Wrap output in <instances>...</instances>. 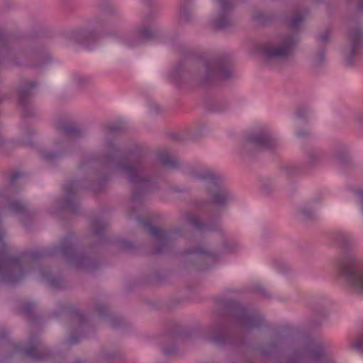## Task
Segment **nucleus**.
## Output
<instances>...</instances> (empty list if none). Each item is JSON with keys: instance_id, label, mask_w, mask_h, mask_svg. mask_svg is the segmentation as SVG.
I'll list each match as a JSON object with an SVG mask.
<instances>
[{"instance_id": "f257e3e1", "label": "nucleus", "mask_w": 363, "mask_h": 363, "mask_svg": "<svg viewBox=\"0 0 363 363\" xmlns=\"http://www.w3.org/2000/svg\"><path fill=\"white\" fill-rule=\"evenodd\" d=\"M74 235L69 233L58 244L40 250L27 251L19 257L12 256L0 250L1 281L10 286H16L40 260L60 255L77 270L96 272L101 265L100 260L84 252H79L74 247Z\"/></svg>"}, {"instance_id": "f03ea898", "label": "nucleus", "mask_w": 363, "mask_h": 363, "mask_svg": "<svg viewBox=\"0 0 363 363\" xmlns=\"http://www.w3.org/2000/svg\"><path fill=\"white\" fill-rule=\"evenodd\" d=\"M107 153L105 156L106 164L114 163L116 168L125 173L129 182L135 186L131 196V206L128 208V215L133 217L136 208H140L144 203L145 196L157 188L156 184L145 173L149 168L150 163L139 147L122 154L121 151L112 139L106 142Z\"/></svg>"}, {"instance_id": "7ed1b4c3", "label": "nucleus", "mask_w": 363, "mask_h": 363, "mask_svg": "<svg viewBox=\"0 0 363 363\" xmlns=\"http://www.w3.org/2000/svg\"><path fill=\"white\" fill-rule=\"evenodd\" d=\"M101 157L93 154L86 155L80 162L79 169L87 172L86 180L72 179L67 182L63 186L65 197H60L56 200V207L60 211H68L72 214H78L80 211V203L76 197V193L82 189H86L94 192L101 190L108 180L106 174L99 176L96 168L101 164Z\"/></svg>"}, {"instance_id": "20e7f679", "label": "nucleus", "mask_w": 363, "mask_h": 363, "mask_svg": "<svg viewBox=\"0 0 363 363\" xmlns=\"http://www.w3.org/2000/svg\"><path fill=\"white\" fill-rule=\"evenodd\" d=\"M203 179L207 182L211 201L203 205L197 213L186 218L190 227L200 234H206L218 229V216L215 212V208L223 206L230 199L228 191L213 172H206Z\"/></svg>"}, {"instance_id": "39448f33", "label": "nucleus", "mask_w": 363, "mask_h": 363, "mask_svg": "<svg viewBox=\"0 0 363 363\" xmlns=\"http://www.w3.org/2000/svg\"><path fill=\"white\" fill-rule=\"evenodd\" d=\"M155 16L154 12L147 13L139 25L123 35L121 42L130 48L140 46L149 41L162 42L164 36L163 28L158 25L151 27L148 24Z\"/></svg>"}, {"instance_id": "423d86ee", "label": "nucleus", "mask_w": 363, "mask_h": 363, "mask_svg": "<svg viewBox=\"0 0 363 363\" xmlns=\"http://www.w3.org/2000/svg\"><path fill=\"white\" fill-rule=\"evenodd\" d=\"M337 268L346 284L357 292H363V267L351 256L339 261Z\"/></svg>"}, {"instance_id": "0eeeda50", "label": "nucleus", "mask_w": 363, "mask_h": 363, "mask_svg": "<svg viewBox=\"0 0 363 363\" xmlns=\"http://www.w3.org/2000/svg\"><path fill=\"white\" fill-rule=\"evenodd\" d=\"M136 219L158 241V245L152 250L153 255H160L172 250L175 241L180 237L178 231L163 230L154 226L149 220L138 216H136Z\"/></svg>"}, {"instance_id": "6e6552de", "label": "nucleus", "mask_w": 363, "mask_h": 363, "mask_svg": "<svg viewBox=\"0 0 363 363\" xmlns=\"http://www.w3.org/2000/svg\"><path fill=\"white\" fill-rule=\"evenodd\" d=\"M180 22L176 24V30L169 37L167 45L169 51L179 57L178 61L173 65L167 74L168 82L176 89H180L182 86V41L179 34Z\"/></svg>"}, {"instance_id": "1a4fd4ad", "label": "nucleus", "mask_w": 363, "mask_h": 363, "mask_svg": "<svg viewBox=\"0 0 363 363\" xmlns=\"http://www.w3.org/2000/svg\"><path fill=\"white\" fill-rule=\"evenodd\" d=\"M61 309L77 325L72 329L71 335L66 342L69 345L78 344L91 330L89 318L75 306H63Z\"/></svg>"}, {"instance_id": "9d476101", "label": "nucleus", "mask_w": 363, "mask_h": 363, "mask_svg": "<svg viewBox=\"0 0 363 363\" xmlns=\"http://www.w3.org/2000/svg\"><path fill=\"white\" fill-rule=\"evenodd\" d=\"M295 43L292 36L287 35L280 38L275 46L269 43H261L257 48L258 52L268 58L284 57L293 52Z\"/></svg>"}, {"instance_id": "9b49d317", "label": "nucleus", "mask_w": 363, "mask_h": 363, "mask_svg": "<svg viewBox=\"0 0 363 363\" xmlns=\"http://www.w3.org/2000/svg\"><path fill=\"white\" fill-rule=\"evenodd\" d=\"M38 86V82L34 80L21 79L19 82L16 94L24 118H29L34 115V110L30 106V100Z\"/></svg>"}, {"instance_id": "f8f14e48", "label": "nucleus", "mask_w": 363, "mask_h": 363, "mask_svg": "<svg viewBox=\"0 0 363 363\" xmlns=\"http://www.w3.org/2000/svg\"><path fill=\"white\" fill-rule=\"evenodd\" d=\"M29 347L20 349L15 347L13 352H21L30 357L34 362H41L50 359L52 352L47 347H43L37 337H32Z\"/></svg>"}, {"instance_id": "ddd939ff", "label": "nucleus", "mask_w": 363, "mask_h": 363, "mask_svg": "<svg viewBox=\"0 0 363 363\" xmlns=\"http://www.w3.org/2000/svg\"><path fill=\"white\" fill-rule=\"evenodd\" d=\"M94 311L101 318L106 320L110 327L114 329L122 328L125 325V321L121 316L111 313L109 307L103 303H98L95 305Z\"/></svg>"}, {"instance_id": "4468645a", "label": "nucleus", "mask_w": 363, "mask_h": 363, "mask_svg": "<svg viewBox=\"0 0 363 363\" xmlns=\"http://www.w3.org/2000/svg\"><path fill=\"white\" fill-rule=\"evenodd\" d=\"M5 203H8L9 211L23 219H30L33 215V212L28 209L24 203L18 200H9L4 193L0 191V207H2Z\"/></svg>"}, {"instance_id": "2eb2a0df", "label": "nucleus", "mask_w": 363, "mask_h": 363, "mask_svg": "<svg viewBox=\"0 0 363 363\" xmlns=\"http://www.w3.org/2000/svg\"><path fill=\"white\" fill-rule=\"evenodd\" d=\"M99 33L94 30H81L71 33L70 38L88 50H92L99 39Z\"/></svg>"}, {"instance_id": "dca6fc26", "label": "nucleus", "mask_w": 363, "mask_h": 363, "mask_svg": "<svg viewBox=\"0 0 363 363\" xmlns=\"http://www.w3.org/2000/svg\"><path fill=\"white\" fill-rule=\"evenodd\" d=\"M55 128L57 131L65 136L71 139H79L85 136V131L77 126L74 123L59 120L55 123Z\"/></svg>"}, {"instance_id": "f3484780", "label": "nucleus", "mask_w": 363, "mask_h": 363, "mask_svg": "<svg viewBox=\"0 0 363 363\" xmlns=\"http://www.w3.org/2000/svg\"><path fill=\"white\" fill-rule=\"evenodd\" d=\"M207 74L210 79H223L230 76V72L223 59H216L208 65Z\"/></svg>"}, {"instance_id": "a211bd4d", "label": "nucleus", "mask_w": 363, "mask_h": 363, "mask_svg": "<svg viewBox=\"0 0 363 363\" xmlns=\"http://www.w3.org/2000/svg\"><path fill=\"white\" fill-rule=\"evenodd\" d=\"M55 145L56 147L59 150L57 152H52L47 150H43L40 152V155L43 160L49 163H54L67 155V150L69 147V143H56Z\"/></svg>"}, {"instance_id": "6ab92c4d", "label": "nucleus", "mask_w": 363, "mask_h": 363, "mask_svg": "<svg viewBox=\"0 0 363 363\" xmlns=\"http://www.w3.org/2000/svg\"><path fill=\"white\" fill-rule=\"evenodd\" d=\"M41 279L46 282L49 286L55 290H61L65 288V281L62 276L52 275L49 269L43 266L39 267Z\"/></svg>"}, {"instance_id": "aec40b11", "label": "nucleus", "mask_w": 363, "mask_h": 363, "mask_svg": "<svg viewBox=\"0 0 363 363\" xmlns=\"http://www.w3.org/2000/svg\"><path fill=\"white\" fill-rule=\"evenodd\" d=\"M91 226L92 233L99 239V245H105L109 242L108 238L104 235V232L108 226V223L105 220L100 218L92 219Z\"/></svg>"}, {"instance_id": "412c9836", "label": "nucleus", "mask_w": 363, "mask_h": 363, "mask_svg": "<svg viewBox=\"0 0 363 363\" xmlns=\"http://www.w3.org/2000/svg\"><path fill=\"white\" fill-rule=\"evenodd\" d=\"M250 141L262 149H271L274 144V139L265 130H260L251 135Z\"/></svg>"}, {"instance_id": "4be33fe9", "label": "nucleus", "mask_w": 363, "mask_h": 363, "mask_svg": "<svg viewBox=\"0 0 363 363\" xmlns=\"http://www.w3.org/2000/svg\"><path fill=\"white\" fill-rule=\"evenodd\" d=\"M187 256H191L197 259H213L214 258V254L212 252L203 247H197L186 252L183 251V266Z\"/></svg>"}, {"instance_id": "5701e85b", "label": "nucleus", "mask_w": 363, "mask_h": 363, "mask_svg": "<svg viewBox=\"0 0 363 363\" xmlns=\"http://www.w3.org/2000/svg\"><path fill=\"white\" fill-rule=\"evenodd\" d=\"M182 335V325L179 320H170L167 325L166 335L169 340L179 338Z\"/></svg>"}, {"instance_id": "b1692460", "label": "nucleus", "mask_w": 363, "mask_h": 363, "mask_svg": "<svg viewBox=\"0 0 363 363\" xmlns=\"http://www.w3.org/2000/svg\"><path fill=\"white\" fill-rule=\"evenodd\" d=\"M312 357L316 363H333L330 354L322 345H318L312 352Z\"/></svg>"}, {"instance_id": "393cba45", "label": "nucleus", "mask_w": 363, "mask_h": 363, "mask_svg": "<svg viewBox=\"0 0 363 363\" xmlns=\"http://www.w3.org/2000/svg\"><path fill=\"white\" fill-rule=\"evenodd\" d=\"M259 315L253 312L247 310H242L241 319L244 324L250 326H255L259 320Z\"/></svg>"}, {"instance_id": "a878e982", "label": "nucleus", "mask_w": 363, "mask_h": 363, "mask_svg": "<svg viewBox=\"0 0 363 363\" xmlns=\"http://www.w3.org/2000/svg\"><path fill=\"white\" fill-rule=\"evenodd\" d=\"M352 52L354 53L360 44L363 42V32L358 28L350 34Z\"/></svg>"}, {"instance_id": "bb28decb", "label": "nucleus", "mask_w": 363, "mask_h": 363, "mask_svg": "<svg viewBox=\"0 0 363 363\" xmlns=\"http://www.w3.org/2000/svg\"><path fill=\"white\" fill-rule=\"evenodd\" d=\"M116 14V10L113 9H110L107 10L101 19V24L103 26H113L116 21L117 18L115 16Z\"/></svg>"}, {"instance_id": "cd10ccee", "label": "nucleus", "mask_w": 363, "mask_h": 363, "mask_svg": "<svg viewBox=\"0 0 363 363\" xmlns=\"http://www.w3.org/2000/svg\"><path fill=\"white\" fill-rule=\"evenodd\" d=\"M158 160L160 163L164 167L170 169H176L178 167V163L172 160L170 156L165 153L158 154Z\"/></svg>"}, {"instance_id": "c85d7f7f", "label": "nucleus", "mask_w": 363, "mask_h": 363, "mask_svg": "<svg viewBox=\"0 0 363 363\" xmlns=\"http://www.w3.org/2000/svg\"><path fill=\"white\" fill-rule=\"evenodd\" d=\"M120 353L121 352L119 350L110 352L106 350H103L99 354V359L102 362H108L118 357Z\"/></svg>"}, {"instance_id": "c756f323", "label": "nucleus", "mask_w": 363, "mask_h": 363, "mask_svg": "<svg viewBox=\"0 0 363 363\" xmlns=\"http://www.w3.org/2000/svg\"><path fill=\"white\" fill-rule=\"evenodd\" d=\"M35 305L33 302H26L24 303L23 310L22 313L32 320L33 323L35 321L36 317L34 313Z\"/></svg>"}, {"instance_id": "7c9ffc66", "label": "nucleus", "mask_w": 363, "mask_h": 363, "mask_svg": "<svg viewBox=\"0 0 363 363\" xmlns=\"http://www.w3.org/2000/svg\"><path fill=\"white\" fill-rule=\"evenodd\" d=\"M148 109L150 114L152 116L160 115L162 111L161 106L157 102L152 100L148 101Z\"/></svg>"}, {"instance_id": "2f4dec72", "label": "nucleus", "mask_w": 363, "mask_h": 363, "mask_svg": "<svg viewBox=\"0 0 363 363\" xmlns=\"http://www.w3.org/2000/svg\"><path fill=\"white\" fill-rule=\"evenodd\" d=\"M73 81L79 87L84 86L89 82V78L79 74H73Z\"/></svg>"}, {"instance_id": "473e14b6", "label": "nucleus", "mask_w": 363, "mask_h": 363, "mask_svg": "<svg viewBox=\"0 0 363 363\" xmlns=\"http://www.w3.org/2000/svg\"><path fill=\"white\" fill-rule=\"evenodd\" d=\"M177 345L173 343L162 347V353L166 357H172L177 352Z\"/></svg>"}, {"instance_id": "72a5a7b5", "label": "nucleus", "mask_w": 363, "mask_h": 363, "mask_svg": "<svg viewBox=\"0 0 363 363\" xmlns=\"http://www.w3.org/2000/svg\"><path fill=\"white\" fill-rule=\"evenodd\" d=\"M25 134H26V139L23 143V145H26V146H30V147L33 146L34 143H33V141L31 139V136L35 134V130L34 129H33V128H28L25 132Z\"/></svg>"}, {"instance_id": "f704fd0d", "label": "nucleus", "mask_w": 363, "mask_h": 363, "mask_svg": "<svg viewBox=\"0 0 363 363\" xmlns=\"http://www.w3.org/2000/svg\"><path fill=\"white\" fill-rule=\"evenodd\" d=\"M352 347L357 351H363V335H359L356 337L352 343Z\"/></svg>"}, {"instance_id": "c9c22d12", "label": "nucleus", "mask_w": 363, "mask_h": 363, "mask_svg": "<svg viewBox=\"0 0 363 363\" xmlns=\"http://www.w3.org/2000/svg\"><path fill=\"white\" fill-rule=\"evenodd\" d=\"M118 246L121 250H131L134 248L133 242L121 240L118 242Z\"/></svg>"}, {"instance_id": "e433bc0d", "label": "nucleus", "mask_w": 363, "mask_h": 363, "mask_svg": "<svg viewBox=\"0 0 363 363\" xmlns=\"http://www.w3.org/2000/svg\"><path fill=\"white\" fill-rule=\"evenodd\" d=\"M303 19V16L301 13H296L291 20V26L294 28L298 27Z\"/></svg>"}, {"instance_id": "4c0bfd02", "label": "nucleus", "mask_w": 363, "mask_h": 363, "mask_svg": "<svg viewBox=\"0 0 363 363\" xmlns=\"http://www.w3.org/2000/svg\"><path fill=\"white\" fill-rule=\"evenodd\" d=\"M215 25L218 28H225L228 26L227 19L225 16L220 17L219 19H217L215 22Z\"/></svg>"}, {"instance_id": "58836bf2", "label": "nucleus", "mask_w": 363, "mask_h": 363, "mask_svg": "<svg viewBox=\"0 0 363 363\" xmlns=\"http://www.w3.org/2000/svg\"><path fill=\"white\" fill-rule=\"evenodd\" d=\"M355 194L358 202L360 203L362 213H363V189H357L355 191Z\"/></svg>"}, {"instance_id": "ea45409f", "label": "nucleus", "mask_w": 363, "mask_h": 363, "mask_svg": "<svg viewBox=\"0 0 363 363\" xmlns=\"http://www.w3.org/2000/svg\"><path fill=\"white\" fill-rule=\"evenodd\" d=\"M22 177V174L20 172H15L12 173L9 177V184L12 185L17 179Z\"/></svg>"}, {"instance_id": "a19ab883", "label": "nucleus", "mask_w": 363, "mask_h": 363, "mask_svg": "<svg viewBox=\"0 0 363 363\" xmlns=\"http://www.w3.org/2000/svg\"><path fill=\"white\" fill-rule=\"evenodd\" d=\"M108 130L111 133H116L123 130V127L121 124H113L108 127Z\"/></svg>"}, {"instance_id": "79ce46f5", "label": "nucleus", "mask_w": 363, "mask_h": 363, "mask_svg": "<svg viewBox=\"0 0 363 363\" xmlns=\"http://www.w3.org/2000/svg\"><path fill=\"white\" fill-rule=\"evenodd\" d=\"M218 3L223 11H226L231 6L230 0H218Z\"/></svg>"}, {"instance_id": "37998d69", "label": "nucleus", "mask_w": 363, "mask_h": 363, "mask_svg": "<svg viewBox=\"0 0 363 363\" xmlns=\"http://www.w3.org/2000/svg\"><path fill=\"white\" fill-rule=\"evenodd\" d=\"M8 338H9V333L5 330H1L0 331V340H7Z\"/></svg>"}, {"instance_id": "c03bdc74", "label": "nucleus", "mask_w": 363, "mask_h": 363, "mask_svg": "<svg viewBox=\"0 0 363 363\" xmlns=\"http://www.w3.org/2000/svg\"><path fill=\"white\" fill-rule=\"evenodd\" d=\"M179 303H180L179 298H178V299L170 298L169 302V306L171 307H174V306L179 305Z\"/></svg>"}, {"instance_id": "a18cd8bd", "label": "nucleus", "mask_w": 363, "mask_h": 363, "mask_svg": "<svg viewBox=\"0 0 363 363\" xmlns=\"http://www.w3.org/2000/svg\"><path fill=\"white\" fill-rule=\"evenodd\" d=\"M154 0H144V4L147 6H150Z\"/></svg>"}, {"instance_id": "49530a36", "label": "nucleus", "mask_w": 363, "mask_h": 363, "mask_svg": "<svg viewBox=\"0 0 363 363\" xmlns=\"http://www.w3.org/2000/svg\"><path fill=\"white\" fill-rule=\"evenodd\" d=\"M4 236V232L0 229V242L3 241Z\"/></svg>"}, {"instance_id": "de8ad7c7", "label": "nucleus", "mask_w": 363, "mask_h": 363, "mask_svg": "<svg viewBox=\"0 0 363 363\" xmlns=\"http://www.w3.org/2000/svg\"><path fill=\"white\" fill-rule=\"evenodd\" d=\"M4 144V138L0 135V147Z\"/></svg>"}, {"instance_id": "09e8293b", "label": "nucleus", "mask_w": 363, "mask_h": 363, "mask_svg": "<svg viewBox=\"0 0 363 363\" xmlns=\"http://www.w3.org/2000/svg\"><path fill=\"white\" fill-rule=\"evenodd\" d=\"M359 9H363V0L359 4Z\"/></svg>"}, {"instance_id": "8fccbe9b", "label": "nucleus", "mask_w": 363, "mask_h": 363, "mask_svg": "<svg viewBox=\"0 0 363 363\" xmlns=\"http://www.w3.org/2000/svg\"><path fill=\"white\" fill-rule=\"evenodd\" d=\"M178 13H179V15H180L182 13V10L180 8H179V9H178Z\"/></svg>"}, {"instance_id": "3c124183", "label": "nucleus", "mask_w": 363, "mask_h": 363, "mask_svg": "<svg viewBox=\"0 0 363 363\" xmlns=\"http://www.w3.org/2000/svg\"><path fill=\"white\" fill-rule=\"evenodd\" d=\"M182 18H183V21L184 20V12L183 11V16H182Z\"/></svg>"}, {"instance_id": "603ef678", "label": "nucleus", "mask_w": 363, "mask_h": 363, "mask_svg": "<svg viewBox=\"0 0 363 363\" xmlns=\"http://www.w3.org/2000/svg\"><path fill=\"white\" fill-rule=\"evenodd\" d=\"M75 363H82V362H81L79 361H77Z\"/></svg>"}, {"instance_id": "864d4df0", "label": "nucleus", "mask_w": 363, "mask_h": 363, "mask_svg": "<svg viewBox=\"0 0 363 363\" xmlns=\"http://www.w3.org/2000/svg\"><path fill=\"white\" fill-rule=\"evenodd\" d=\"M182 218H183V220H184V215L182 216Z\"/></svg>"}]
</instances>
